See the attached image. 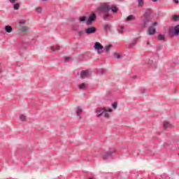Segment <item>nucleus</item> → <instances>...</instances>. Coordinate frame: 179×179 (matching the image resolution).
<instances>
[{
	"label": "nucleus",
	"mask_w": 179,
	"mask_h": 179,
	"mask_svg": "<svg viewBox=\"0 0 179 179\" xmlns=\"http://www.w3.org/2000/svg\"><path fill=\"white\" fill-rule=\"evenodd\" d=\"M108 113H113V109H106L104 108H97L96 110V117L99 118L101 117L103 115L105 118H110V114Z\"/></svg>",
	"instance_id": "obj_2"
},
{
	"label": "nucleus",
	"mask_w": 179,
	"mask_h": 179,
	"mask_svg": "<svg viewBox=\"0 0 179 179\" xmlns=\"http://www.w3.org/2000/svg\"><path fill=\"white\" fill-rule=\"evenodd\" d=\"M96 17H97L96 16V14L92 13L91 15H90L88 20H87L86 24L90 26V24H92L93 23V22H94V20H96Z\"/></svg>",
	"instance_id": "obj_6"
},
{
	"label": "nucleus",
	"mask_w": 179,
	"mask_h": 179,
	"mask_svg": "<svg viewBox=\"0 0 179 179\" xmlns=\"http://www.w3.org/2000/svg\"><path fill=\"white\" fill-rule=\"evenodd\" d=\"M110 10H112L113 13H117L118 12V8L115 5L110 6Z\"/></svg>",
	"instance_id": "obj_12"
},
{
	"label": "nucleus",
	"mask_w": 179,
	"mask_h": 179,
	"mask_svg": "<svg viewBox=\"0 0 179 179\" xmlns=\"http://www.w3.org/2000/svg\"><path fill=\"white\" fill-rule=\"evenodd\" d=\"M13 8L15 10H19V8H20V4L19 3H17L14 4Z\"/></svg>",
	"instance_id": "obj_23"
},
{
	"label": "nucleus",
	"mask_w": 179,
	"mask_h": 179,
	"mask_svg": "<svg viewBox=\"0 0 179 179\" xmlns=\"http://www.w3.org/2000/svg\"><path fill=\"white\" fill-rule=\"evenodd\" d=\"M94 48L97 51V54H102L103 51H101V50L104 49V46H103L99 42H96L94 45Z\"/></svg>",
	"instance_id": "obj_5"
},
{
	"label": "nucleus",
	"mask_w": 179,
	"mask_h": 179,
	"mask_svg": "<svg viewBox=\"0 0 179 179\" xmlns=\"http://www.w3.org/2000/svg\"><path fill=\"white\" fill-rule=\"evenodd\" d=\"M113 153H115V151L113 150V151H108L107 152L103 157V160H107V159H108V157H111Z\"/></svg>",
	"instance_id": "obj_11"
},
{
	"label": "nucleus",
	"mask_w": 179,
	"mask_h": 179,
	"mask_svg": "<svg viewBox=\"0 0 179 179\" xmlns=\"http://www.w3.org/2000/svg\"><path fill=\"white\" fill-rule=\"evenodd\" d=\"M119 1H124V0H119Z\"/></svg>",
	"instance_id": "obj_47"
},
{
	"label": "nucleus",
	"mask_w": 179,
	"mask_h": 179,
	"mask_svg": "<svg viewBox=\"0 0 179 179\" xmlns=\"http://www.w3.org/2000/svg\"><path fill=\"white\" fill-rule=\"evenodd\" d=\"M135 19H136V17L134 15H130L127 17V22H132L135 20Z\"/></svg>",
	"instance_id": "obj_14"
},
{
	"label": "nucleus",
	"mask_w": 179,
	"mask_h": 179,
	"mask_svg": "<svg viewBox=\"0 0 179 179\" xmlns=\"http://www.w3.org/2000/svg\"><path fill=\"white\" fill-rule=\"evenodd\" d=\"M36 10L38 13H41L43 8H41V7H37Z\"/></svg>",
	"instance_id": "obj_30"
},
{
	"label": "nucleus",
	"mask_w": 179,
	"mask_h": 179,
	"mask_svg": "<svg viewBox=\"0 0 179 179\" xmlns=\"http://www.w3.org/2000/svg\"><path fill=\"white\" fill-rule=\"evenodd\" d=\"M152 2H157V0H152Z\"/></svg>",
	"instance_id": "obj_42"
},
{
	"label": "nucleus",
	"mask_w": 179,
	"mask_h": 179,
	"mask_svg": "<svg viewBox=\"0 0 179 179\" xmlns=\"http://www.w3.org/2000/svg\"><path fill=\"white\" fill-rule=\"evenodd\" d=\"M96 12L100 15L101 12L103 13H108L110 12V5L108 3H101L96 10Z\"/></svg>",
	"instance_id": "obj_3"
},
{
	"label": "nucleus",
	"mask_w": 179,
	"mask_h": 179,
	"mask_svg": "<svg viewBox=\"0 0 179 179\" xmlns=\"http://www.w3.org/2000/svg\"><path fill=\"white\" fill-rule=\"evenodd\" d=\"M157 51H160V50H162V45H157Z\"/></svg>",
	"instance_id": "obj_35"
},
{
	"label": "nucleus",
	"mask_w": 179,
	"mask_h": 179,
	"mask_svg": "<svg viewBox=\"0 0 179 179\" xmlns=\"http://www.w3.org/2000/svg\"><path fill=\"white\" fill-rule=\"evenodd\" d=\"M76 113L78 118H79V120H82L83 118L82 113H83V109L82 108L81 106H77Z\"/></svg>",
	"instance_id": "obj_7"
},
{
	"label": "nucleus",
	"mask_w": 179,
	"mask_h": 179,
	"mask_svg": "<svg viewBox=\"0 0 179 179\" xmlns=\"http://www.w3.org/2000/svg\"><path fill=\"white\" fill-rule=\"evenodd\" d=\"M137 1L138 8H142L145 5V0H137Z\"/></svg>",
	"instance_id": "obj_17"
},
{
	"label": "nucleus",
	"mask_w": 179,
	"mask_h": 179,
	"mask_svg": "<svg viewBox=\"0 0 179 179\" xmlns=\"http://www.w3.org/2000/svg\"><path fill=\"white\" fill-rule=\"evenodd\" d=\"M5 30L6 31V33H12V27L11 26H9V25H6L5 27Z\"/></svg>",
	"instance_id": "obj_19"
},
{
	"label": "nucleus",
	"mask_w": 179,
	"mask_h": 179,
	"mask_svg": "<svg viewBox=\"0 0 179 179\" xmlns=\"http://www.w3.org/2000/svg\"><path fill=\"white\" fill-rule=\"evenodd\" d=\"M164 129H167V128H171V124L169 122H164Z\"/></svg>",
	"instance_id": "obj_16"
},
{
	"label": "nucleus",
	"mask_w": 179,
	"mask_h": 179,
	"mask_svg": "<svg viewBox=\"0 0 179 179\" xmlns=\"http://www.w3.org/2000/svg\"><path fill=\"white\" fill-rule=\"evenodd\" d=\"M141 93L143 94H145V93H146V89H145V88H142L141 90Z\"/></svg>",
	"instance_id": "obj_37"
},
{
	"label": "nucleus",
	"mask_w": 179,
	"mask_h": 179,
	"mask_svg": "<svg viewBox=\"0 0 179 179\" xmlns=\"http://www.w3.org/2000/svg\"><path fill=\"white\" fill-rule=\"evenodd\" d=\"M78 89H80V90H85V89H86V84L83 83L78 86Z\"/></svg>",
	"instance_id": "obj_21"
},
{
	"label": "nucleus",
	"mask_w": 179,
	"mask_h": 179,
	"mask_svg": "<svg viewBox=\"0 0 179 179\" xmlns=\"http://www.w3.org/2000/svg\"><path fill=\"white\" fill-rule=\"evenodd\" d=\"M108 19H110V15L106 14L103 15V20H107Z\"/></svg>",
	"instance_id": "obj_31"
},
{
	"label": "nucleus",
	"mask_w": 179,
	"mask_h": 179,
	"mask_svg": "<svg viewBox=\"0 0 179 179\" xmlns=\"http://www.w3.org/2000/svg\"><path fill=\"white\" fill-rule=\"evenodd\" d=\"M155 33H156V28H155V27L153 26L149 27L148 29V34H149V36H153Z\"/></svg>",
	"instance_id": "obj_10"
},
{
	"label": "nucleus",
	"mask_w": 179,
	"mask_h": 179,
	"mask_svg": "<svg viewBox=\"0 0 179 179\" xmlns=\"http://www.w3.org/2000/svg\"><path fill=\"white\" fill-rule=\"evenodd\" d=\"M136 43H138V38H136L132 41V42L130 43L129 48H134V45H136Z\"/></svg>",
	"instance_id": "obj_15"
},
{
	"label": "nucleus",
	"mask_w": 179,
	"mask_h": 179,
	"mask_svg": "<svg viewBox=\"0 0 179 179\" xmlns=\"http://www.w3.org/2000/svg\"><path fill=\"white\" fill-rule=\"evenodd\" d=\"M158 40H159V41H164V40H166V36L162 34L158 35Z\"/></svg>",
	"instance_id": "obj_20"
},
{
	"label": "nucleus",
	"mask_w": 179,
	"mask_h": 179,
	"mask_svg": "<svg viewBox=\"0 0 179 179\" xmlns=\"http://www.w3.org/2000/svg\"><path fill=\"white\" fill-rule=\"evenodd\" d=\"M151 26H152V27H155V26H157V22H152Z\"/></svg>",
	"instance_id": "obj_38"
},
{
	"label": "nucleus",
	"mask_w": 179,
	"mask_h": 179,
	"mask_svg": "<svg viewBox=\"0 0 179 179\" xmlns=\"http://www.w3.org/2000/svg\"><path fill=\"white\" fill-rule=\"evenodd\" d=\"M20 120L23 122H24L26 121V116H24V115H20Z\"/></svg>",
	"instance_id": "obj_25"
},
{
	"label": "nucleus",
	"mask_w": 179,
	"mask_h": 179,
	"mask_svg": "<svg viewBox=\"0 0 179 179\" xmlns=\"http://www.w3.org/2000/svg\"><path fill=\"white\" fill-rule=\"evenodd\" d=\"M119 33L121 34L124 31V27H120V29H118Z\"/></svg>",
	"instance_id": "obj_32"
},
{
	"label": "nucleus",
	"mask_w": 179,
	"mask_h": 179,
	"mask_svg": "<svg viewBox=\"0 0 179 179\" xmlns=\"http://www.w3.org/2000/svg\"><path fill=\"white\" fill-rule=\"evenodd\" d=\"M69 61H71V57H65L64 62H69Z\"/></svg>",
	"instance_id": "obj_34"
},
{
	"label": "nucleus",
	"mask_w": 179,
	"mask_h": 179,
	"mask_svg": "<svg viewBox=\"0 0 179 179\" xmlns=\"http://www.w3.org/2000/svg\"><path fill=\"white\" fill-rule=\"evenodd\" d=\"M50 50L52 52H54L55 51H59V46H57V47L51 46Z\"/></svg>",
	"instance_id": "obj_22"
},
{
	"label": "nucleus",
	"mask_w": 179,
	"mask_h": 179,
	"mask_svg": "<svg viewBox=\"0 0 179 179\" xmlns=\"http://www.w3.org/2000/svg\"><path fill=\"white\" fill-rule=\"evenodd\" d=\"M164 146H165V147H167V146H169V145H167V143H165V144H164Z\"/></svg>",
	"instance_id": "obj_44"
},
{
	"label": "nucleus",
	"mask_w": 179,
	"mask_h": 179,
	"mask_svg": "<svg viewBox=\"0 0 179 179\" xmlns=\"http://www.w3.org/2000/svg\"><path fill=\"white\" fill-rule=\"evenodd\" d=\"M115 55H116L117 59H120V58H121V55L118 54V53H115Z\"/></svg>",
	"instance_id": "obj_36"
},
{
	"label": "nucleus",
	"mask_w": 179,
	"mask_h": 179,
	"mask_svg": "<svg viewBox=\"0 0 179 179\" xmlns=\"http://www.w3.org/2000/svg\"><path fill=\"white\" fill-rule=\"evenodd\" d=\"M169 36H178L179 35V24L171 27L169 29Z\"/></svg>",
	"instance_id": "obj_4"
},
{
	"label": "nucleus",
	"mask_w": 179,
	"mask_h": 179,
	"mask_svg": "<svg viewBox=\"0 0 179 179\" xmlns=\"http://www.w3.org/2000/svg\"><path fill=\"white\" fill-rule=\"evenodd\" d=\"M9 1L10 2V3H15V2H16V0H9Z\"/></svg>",
	"instance_id": "obj_40"
},
{
	"label": "nucleus",
	"mask_w": 179,
	"mask_h": 179,
	"mask_svg": "<svg viewBox=\"0 0 179 179\" xmlns=\"http://www.w3.org/2000/svg\"><path fill=\"white\" fill-rule=\"evenodd\" d=\"M113 47V45L109 44L106 46H105L104 50H106V53L110 52V50H111V48Z\"/></svg>",
	"instance_id": "obj_18"
},
{
	"label": "nucleus",
	"mask_w": 179,
	"mask_h": 179,
	"mask_svg": "<svg viewBox=\"0 0 179 179\" xmlns=\"http://www.w3.org/2000/svg\"><path fill=\"white\" fill-rule=\"evenodd\" d=\"M134 79H135V78H136V76H134Z\"/></svg>",
	"instance_id": "obj_45"
},
{
	"label": "nucleus",
	"mask_w": 179,
	"mask_h": 179,
	"mask_svg": "<svg viewBox=\"0 0 179 179\" xmlns=\"http://www.w3.org/2000/svg\"><path fill=\"white\" fill-rule=\"evenodd\" d=\"M80 76L81 79H86V78H89V76H90V71H89V70L82 71Z\"/></svg>",
	"instance_id": "obj_8"
},
{
	"label": "nucleus",
	"mask_w": 179,
	"mask_h": 179,
	"mask_svg": "<svg viewBox=\"0 0 179 179\" xmlns=\"http://www.w3.org/2000/svg\"><path fill=\"white\" fill-rule=\"evenodd\" d=\"M173 20L175 22H178V20H179V15H173Z\"/></svg>",
	"instance_id": "obj_29"
},
{
	"label": "nucleus",
	"mask_w": 179,
	"mask_h": 179,
	"mask_svg": "<svg viewBox=\"0 0 179 179\" xmlns=\"http://www.w3.org/2000/svg\"><path fill=\"white\" fill-rule=\"evenodd\" d=\"M150 45V42H148L147 43V45Z\"/></svg>",
	"instance_id": "obj_43"
},
{
	"label": "nucleus",
	"mask_w": 179,
	"mask_h": 179,
	"mask_svg": "<svg viewBox=\"0 0 179 179\" xmlns=\"http://www.w3.org/2000/svg\"><path fill=\"white\" fill-rule=\"evenodd\" d=\"M43 1H47V0H43Z\"/></svg>",
	"instance_id": "obj_46"
},
{
	"label": "nucleus",
	"mask_w": 179,
	"mask_h": 179,
	"mask_svg": "<svg viewBox=\"0 0 179 179\" xmlns=\"http://www.w3.org/2000/svg\"><path fill=\"white\" fill-rule=\"evenodd\" d=\"M150 22H152V10L148 8L141 17V27L145 29V27L149 26Z\"/></svg>",
	"instance_id": "obj_1"
},
{
	"label": "nucleus",
	"mask_w": 179,
	"mask_h": 179,
	"mask_svg": "<svg viewBox=\"0 0 179 179\" xmlns=\"http://www.w3.org/2000/svg\"><path fill=\"white\" fill-rule=\"evenodd\" d=\"M104 30H110V25H108V24H106L105 26H104Z\"/></svg>",
	"instance_id": "obj_33"
},
{
	"label": "nucleus",
	"mask_w": 179,
	"mask_h": 179,
	"mask_svg": "<svg viewBox=\"0 0 179 179\" xmlns=\"http://www.w3.org/2000/svg\"><path fill=\"white\" fill-rule=\"evenodd\" d=\"M19 23H20V24H26V21H24V20L20 21Z\"/></svg>",
	"instance_id": "obj_39"
},
{
	"label": "nucleus",
	"mask_w": 179,
	"mask_h": 179,
	"mask_svg": "<svg viewBox=\"0 0 179 179\" xmlns=\"http://www.w3.org/2000/svg\"><path fill=\"white\" fill-rule=\"evenodd\" d=\"M96 30L97 29H96V27H90L85 29V33H86V34H94V33H96Z\"/></svg>",
	"instance_id": "obj_9"
},
{
	"label": "nucleus",
	"mask_w": 179,
	"mask_h": 179,
	"mask_svg": "<svg viewBox=\"0 0 179 179\" xmlns=\"http://www.w3.org/2000/svg\"><path fill=\"white\" fill-rule=\"evenodd\" d=\"M85 31H83V30H79L78 31V36H79V37H83V36L85 34Z\"/></svg>",
	"instance_id": "obj_24"
},
{
	"label": "nucleus",
	"mask_w": 179,
	"mask_h": 179,
	"mask_svg": "<svg viewBox=\"0 0 179 179\" xmlns=\"http://www.w3.org/2000/svg\"><path fill=\"white\" fill-rule=\"evenodd\" d=\"M30 29L27 26H22L20 27V31H22V33H26L27 31H29Z\"/></svg>",
	"instance_id": "obj_13"
},
{
	"label": "nucleus",
	"mask_w": 179,
	"mask_h": 179,
	"mask_svg": "<svg viewBox=\"0 0 179 179\" xmlns=\"http://www.w3.org/2000/svg\"><path fill=\"white\" fill-rule=\"evenodd\" d=\"M79 22H86V16L80 17Z\"/></svg>",
	"instance_id": "obj_26"
},
{
	"label": "nucleus",
	"mask_w": 179,
	"mask_h": 179,
	"mask_svg": "<svg viewBox=\"0 0 179 179\" xmlns=\"http://www.w3.org/2000/svg\"><path fill=\"white\" fill-rule=\"evenodd\" d=\"M112 107H113V108H114V110H117V108L118 107V104L117 103V102L113 103Z\"/></svg>",
	"instance_id": "obj_28"
},
{
	"label": "nucleus",
	"mask_w": 179,
	"mask_h": 179,
	"mask_svg": "<svg viewBox=\"0 0 179 179\" xmlns=\"http://www.w3.org/2000/svg\"><path fill=\"white\" fill-rule=\"evenodd\" d=\"M79 27H80L79 25H74L73 27V30H74V31H79Z\"/></svg>",
	"instance_id": "obj_27"
},
{
	"label": "nucleus",
	"mask_w": 179,
	"mask_h": 179,
	"mask_svg": "<svg viewBox=\"0 0 179 179\" xmlns=\"http://www.w3.org/2000/svg\"><path fill=\"white\" fill-rule=\"evenodd\" d=\"M175 3H178V0H174Z\"/></svg>",
	"instance_id": "obj_41"
}]
</instances>
